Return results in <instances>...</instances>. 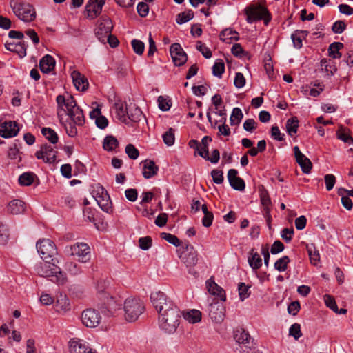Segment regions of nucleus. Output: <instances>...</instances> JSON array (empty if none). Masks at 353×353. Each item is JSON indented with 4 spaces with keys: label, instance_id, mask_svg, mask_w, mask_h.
Wrapping results in <instances>:
<instances>
[{
    "label": "nucleus",
    "instance_id": "f257e3e1",
    "mask_svg": "<svg viewBox=\"0 0 353 353\" xmlns=\"http://www.w3.org/2000/svg\"><path fill=\"white\" fill-rule=\"evenodd\" d=\"M150 300L159 314L158 323L161 330L169 334L174 333L181 317L179 308L160 291L152 292Z\"/></svg>",
    "mask_w": 353,
    "mask_h": 353
},
{
    "label": "nucleus",
    "instance_id": "f03ea898",
    "mask_svg": "<svg viewBox=\"0 0 353 353\" xmlns=\"http://www.w3.org/2000/svg\"><path fill=\"white\" fill-rule=\"evenodd\" d=\"M35 265L34 270L37 274L43 277L52 276V281L59 285H63L67 282L65 274L61 270L54 261L43 260Z\"/></svg>",
    "mask_w": 353,
    "mask_h": 353
},
{
    "label": "nucleus",
    "instance_id": "7ed1b4c3",
    "mask_svg": "<svg viewBox=\"0 0 353 353\" xmlns=\"http://www.w3.org/2000/svg\"><path fill=\"white\" fill-rule=\"evenodd\" d=\"M123 310L125 319L128 322H134L143 313L145 306L140 299L130 296L123 301Z\"/></svg>",
    "mask_w": 353,
    "mask_h": 353
},
{
    "label": "nucleus",
    "instance_id": "20e7f679",
    "mask_svg": "<svg viewBox=\"0 0 353 353\" xmlns=\"http://www.w3.org/2000/svg\"><path fill=\"white\" fill-rule=\"evenodd\" d=\"M10 6L16 17L26 23L31 22L36 18L35 10L29 3L11 0Z\"/></svg>",
    "mask_w": 353,
    "mask_h": 353
},
{
    "label": "nucleus",
    "instance_id": "39448f33",
    "mask_svg": "<svg viewBox=\"0 0 353 353\" xmlns=\"http://www.w3.org/2000/svg\"><path fill=\"white\" fill-rule=\"evenodd\" d=\"M38 253L43 260L55 261L54 256L57 254L54 243L49 239H39L36 243Z\"/></svg>",
    "mask_w": 353,
    "mask_h": 353
},
{
    "label": "nucleus",
    "instance_id": "423d86ee",
    "mask_svg": "<svg viewBox=\"0 0 353 353\" xmlns=\"http://www.w3.org/2000/svg\"><path fill=\"white\" fill-rule=\"evenodd\" d=\"M247 22L252 23L254 21L263 20L265 25H268L271 19L268 10L261 6H251L245 9Z\"/></svg>",
    "mask_w": 353,
    "mask_h": 353
},
{
    "label": "nucleus",
    "instance_id": "0eeeda50",
    "mask_svg": "<svg viewBox=\"0 0 353 353\" xmlns=\"http://www.w3.org/2000/svg\"><path fill=\"white\" fill-rule=\"evenodd\" d=\"M57 103V116L61 123L63 122V117L77 105L75 100L71 95L64 97L58 95L56 99Z\"/></svg>",
    "mask_w": 353,
    "mask_h": 353
},
{
    "label": "nucleus",
    "instance_id": "6e6552de",
    "mask_svg": "<svg viewBox=\"0 0 353 353\" xmlns=\"http://www.w3.org/2000/svg\"><path fill=\"white\" fill-rule=\"evenodd\" d=\"M102 316L100 312L92 308L84 310L81 316V321L83 325L89 328H95L99 325Z\"/></svg>",
    "mask_w": 353,
    "mask_h": 353
},
{
    "label": "nucleus",
    "instance_id": "1a4fd4ad",
    "mask_svg": "<svg viewBox=\"0 0 353 353\" xmlns=\"http://www.w3.org/2000/svg\"><path fill=\"white\" fill-rule=\"evenodd\" d=\"M70 252L79 262L87 263L90 259V249L86 243H77L71 245Z\"/></svg>",
    "mask_w": 353,
    "mask_h": 353
},
{
    "label": "nucleus",
    "instance_id": "9d476101",
    "mask_svg": "<svg viewBox=\"0 0 353 353\" xmlns=\"http://www.w3.org/2000/svg\"><path fill=\"white\" fill-rule=\"evenodd\" d=\"M57 150L48 144L41 145L39 150L35 152V157L46 163H54L56 161Z\"/></svg>",
    "mask_w": 353,
    "mask_h": 353
},
{
    "label": "nucleus",
    "instance_id": "9b49d317",
    "mask_svg": "<svg viewBox=\"0 0 353 353\" xmlns=\"http://www.w3.org/2000/svg\"><path fill=\"white\" fill-rule=\"evenodd\" d=\"M19 127L15 121H0V136L5 139L16 137L19 132Z\"/></svg>",
    "mask_w": 353,
    "mask_h": 353
},
{
    "label": "nucleus",
    "instance_id": "f8f14e48",
    "mask_svg": "<svg viewBox=\"0 0 353 353\" xmlns=\"http://www.w3.org/2000/svg\"><path fill=\"white\" fill-rule=\"evenodd\" d=\"M69 347L70 353H97L85 341L79 338L72 339L69 342Z\"/></svg>",
    "mask_w": 353,
    "mask_h": 353
},
{
    "label": "nucleus",
    "instance_id": "ddd939ff",
    "mask_svg": "<svg viewBox=\"0 0 353 353\" xmlns=\"http://www.w3.org/2000/svg\"><path fill=\"white\" fill-rule=\"evenodd\" d=\"M179 256L187 266H194L197 263L196 252L191 245L188 244L183 247Z\"/></svg>",
    "mask_w": 353,
    "mask_h": 353
},
{
    "label": "nucleus",
    "instance_id": "4468645a",
    "mask_svg": "<svg viewBox=\"0 0 353 353\" xmlns=\"http://www.w3.org/2000/svg\"><path fill=\"white\" fill-rule=\"evenodd\" d=\"M170 52L175 65L181 66L186 63L188 60L187 54L179 43L172 44Z\"/></svg>",
    "mask_w": 353,
    "mask_h": 353
},
{
    "label": "nucleus",
    "instance_id": "2eb2a0df",
    "mask_svg": "<svg viewBox=\"0 0 353 353\" xmlns=\"http://www.w3.org/2000/svg\"><path fill=\"white\" fill-rule=\"evenodd\" d=\"M105 3V0H89L85 6L87 17L92 19L97 17L101 14Z\"/></svg>",
    "mask_w": 353,
    "mask_h": 353
},
{
    "label": "nucleus",
    "instance_id": "dca6fc26",
    "mask_svg": "<svg viewBox=\"0 0 353 353\" xmlns=\"http://www.w3.org/2000/svg\"><path fill=\"white\" fill-rule=\"evenodd\" d=\"M112 29V21L109 19H103L99 24L97 28L96 29V35L98 39L102 42L105 43L106 38L111 33Z\"/></svg>",
    "mask_w": 353,
    "mask_h": 353
},
{
    "label": "nucleus",
    "instance_id": "f3484780",
    "mask_svg": "<svg viewBox=\"0 0 353 353\" xmlns=\"http://www.w3.org/2000/svg\"><path fill=\"white\" fill-rule=\"evenodd\" d=\"M293 150L296 161L300 165L303 172L305 174H309L312 168V164L310 160L301 152L298 146H294Z\"/></svg>",
    "mask_w": 353,
    "mask_h": 353
},
{
    "label": "nucleus",
    "instance_id": "a211bd4d",
    "mask_svg": "<svg viewBox=\"0 0 353 353\" xmlns=\"http://www.w3.org/2000/svg\"><path fill=\"white\" fill-rule=\"evenodd\" d=\"M208 311L209 316L214 322L220 323L224 320L225 307L222 304L212 303L209 305Z\"/></svg>",
    "mask_w": 353,
    "mask_h": 353
},
{
    "label": "nucleus",
    "instance_id": "6ab92c4d",
    "mask_svg": "<svg viewBox=\"0 0 353 353\" xmlns=\"http://www.w3.org/2000/svg\"><path fill=\"white\" fill-rule=\"evenodd\" d=\"M228 179L230 186L239 191H243L245 188V184L243 179L238 176V171L235 169H230L228 172Z\"/></svg>",
    "mask_w": 353,
    "mask_h": 353
},
{
    "label": "nucleus",
    "instance_id": "aec40b11",
    "mask_svg": "<svg viewBox=\"0 0 353 353\" xmlns=\"http://www.w3.org/2000/svg\"><path fill=\"white\" fill-rule=\"evenodd\" d=\"M54 309L56 312L59 314H65L71 309L70 300L65 294H60L57 298L54 304Z\"/></svg>",
    "mask_w": 353,
    "mask_h": 353
},
{
    "label": "nucleus",
    "instance_id": "412c9836",
    "mask_svg": "<svg viewBox=\"0 0 353 353\" xmlns=\"http://www.w3.org/2000/svg\"><path fill=\"white\" fill-rule=\"evenodd\" d=\"M128 125L130 124V122H139L143 117V114L141 109L134 103H130L128 105Z\"/></svg>",
    "mask_w": 353,
    "mask_h": 353
},
{
    "label": "nucleus",
    "instance_id": "4be33fe9",
    "mask_svg": "<svg viewBox=\"0 0 353 353\" xmlns=\"http://www.w3.org/2000/svg\"><path fill=\"white\" fill-rule=\"evenodd\" d=\"M71 77L77 90L85 91L88 89L89 85L88 79L79 71L73 70L71 72Z\"/></svg>",
    "mask_w": 353,
    "mask_h": 353
},
{
    "label": "nucleus",
    "instance_id": "5701e85b",
    "mask_svg": "<svg viewBox=\"0 0 353 353\" xmlns=\"http://www.w3.org/2000/svg\"><path fill=\"white\" fill-rule=\"evenodd\" d=\"M26 208V203L20 199H13L8 203L7 211L11 214L18 215L23 213Z\"/></svg>",
    "mask_w": 353,
    "mask_h": 353
},
{
    "label": "nucleus",
    "instance_id": "b1692460",
    "mask_svg": "<svg viewBox=\"0 0 353 353\" xmlns=\"http://www.w3.org/2000/svg\"><path fill=\"white\" fill-rule=\"evenodd\" d=\"M260 201L263 207L265 213L267 216H270L272 202L268 190L263 185L259 186V188Z\"/></svg>",
    "mask_w": 353,
    "mask_h": 353
},
{
    "label": "nucleus",
    "instance_id": "393cba45",
    "mask_svg": "<svg viewBox=\"0 0 353 353\" xmlns=\"http://www.w3.org/2000/svg\"><path fill=\"white\" fill-rule=\"evenodd\" d=\"M206 286L210 294L217 296L221 301H225L226 295L224 290L214 281L211 279L208 280Z\"/></svg>",
    "mask_w": 353,
    "mask_h": 353
},
{
    "label": "nucleus",
    "instance_id": "a878e982",
    "mask_svg": "<svg viewBox=\"0 0 353 353\" xmlns=\"http://www.w3.org/2000/svg\"><path fill=\"white\" fill-rule=\"evenodd\" d=\"M143 163V175L144 178L150 179L157 174L159 167L155 165L153 161L146 159Z\"/></svg>",
    "mask_w": 353,
    "mask_h": 353
},
{
    "label": "nucleus",
    "instance_id": "bb28decb",
    "mask_svg": "<svg viewBox=\"0 0 353 353\" xmlns=\"http://www.w3.org/2000/svg\"><path fill=\"white\" fill-rule=\"evenodd\" d=\"M66 116H69L74 125H83L85 122V117L83 111L77 105L66 114Z\"/></svg>",
    "mask_w": 353,
    "mask_h": 353
},
{
    "label": "nucleus",
    "instance_id": "cd10ccee",
    "mask_svg": "<svg viewBox=\"0 0 353 353\" xmlns=\"http://www.w3.org/2000/svg\"><path fill=\"white\" fill-rule=\"evenodd\" d=\"M55 67L54 59L49 55H45L39 62V68L42 72L49 73L54 70Z\"/></svg>",
    "mask_w": 353,
    "mask_h": 353
},
{
    "label": "nucleus",
    "instance_id": "c85d7f7f",
    "mask_svg": "<svg viewBox=\"0 0 353 353\" xmlns=\"http://www.w3.org/2000/svg\"><path fill=\"white\" fill-rule=\"evenodd\" d=\"M114 110L116 118L121 123H128V105H124L123 103H115Z\"/></svg>",
    "mask_w": 353,
    "mask_h": 353
},
{
    "label": "nucleus",
    "instance_id": "c756f323",
    "mask_svg": "<svg viewBox=\"0 0 353 353\" xmlns=\"http://www.w3.org/2000/svg\"><path fill=\"white\" fill-rule=\"evenodd\" d=\"M183 316L190 323H196L201 320V312L197 310H191L183 312Z\"/></svg>",
    "mask_w": 353,
    "mask_h": 353
},
{
    "label": "nucleus",
    "instance_id": "7c9ffc66",
    "mask_svg": "<svg viewBox=\"0 0 353 353\" xmlns=\"http://www.w3.org/2000/svg\"><path fill=\"white\" fill-rule=\"evenodd\" d=\"M248 261L253 270H258L262 265V259L260 255L254 252L253 249L249 253Z\"/></svg>",
    "mask_w": 353,
    "mask_h": 353
},
{
    "label": "nucleus",
    "instance_id": "2f4dec72",
    "mask_svg": "<svg viewBox=\"0 0 353 353\" xmlns=\"http://www.w3.org/2000/svg\"><path fill=\"white\" fill-rule=\"evenodd\" d=\"M119 146L118 140L112 135L106 136L103 142V148L108 152L114 151Z\"/></svg>",
    "mask_w": 353,
    "mask_h": 353
},
{
    "label": "nucleus",
    "instance_id": "473e14b6",
    "mask_svg": "<svg viewBox=\"0 0 353 353\" xmlns=\"http://www.w3.org/2000/svg\"><path fill=\"white\" fill-rule=\"evenodd\" d=\"M220 39L224 42L229 43L231 40L238 41L239 39V34L232 28H226L221 32Z\"/></svg>",
    "mask_w": 353,
    "mask_h": 353
},
{
    "label": "nucleus",
    "instance_id": "72a5a7b5",
    "mask_svg": "<svg viewBox=\"0 0 353 353\" xmlns=\"http://www.w3.org/2000/svg\"><path fill=\"white\" fill-rule=\"evenodd\" d=\"M234 338L239 344L247 345L250 343L251 337L249 333L243 329H238L235 331Z\"/></svg>",
    "mask_w": 353,
    "mask_h": 353
},
{
    "label": "nucleus",
    "instance_id": "f704fd0d",
    "mask_svg": "<svg viewBox=\"0 0 353 353\" xmlns=\"http://www.w3.org/2000/svg\"><path fill=\"white\" fill-rule=\"evenodd\" d=\"M299 128V120L298 119L294 117H292L289 119H288L286 124H285V128L288 134L290 137H294L298 130Z\"/></svg>",
    "mask_w": 353,
    "mask_h": 353
},
{
    "label": "nucleus",
    "instance_id": "c9c22d12",
    "mask_svg": "<svg viewBox=\"0 0 353 353\" xmlns=\"http://www.w3.org/2000/svg\"><path fill=\"white\" fill-rule=\"evenodd\" d=\"M308 32L306 30H296L292 36V40L294 46L296 48H301L302 47V39L307 36Z\"/></svg>",
    "mask_w": 353,
    "mask_h": 353
},
{
    "label": "nucleus",
    "instance_id": "e433bc0d",
    "mask_svg": "<svg viewBox=\"0 0 353 353\" xmlns=\"http://www.w3.org/2000/svg\"><path fill=\"white\" fill-rule=\"evenodd\" d=\"M21 155L20 148L17 143H14L8 148L7 156L10 159L19 162L21 160Z\"/></svg>",
    "mask_w": 353,
    "mask_h": 353
},
{
    "label": "nucleus",
    "instance_id": "4c0bfd02",
    "mask_svg": "<svg viewBox=\"0 0 353 353\" xmlns=\"http://www.w3.org/2000/svg\"><path fill=\"white\" fill-rule=\"evenodd\" d=\"M307 250L310 256L311 263L316 265L320 261V254L313 243L307 245Z\"/></svg>",
    "mask_w": 353,
    "mask_h": 353
},
{
    "label": "nucleus",
    "instance_id": "58836bf2",
    "mask_svg": "<svg viewBox=\"0 0 353 353\" xmlns=\"http://www.w3.org/2000/svg\"><path fill=\"white\" fill-rule=\"evenodd\" d=\"M92 194L97 204H99L103 199V194H108V192L102 185L97 184L92 187Z\"/></svg>",
    "mask_w": 353,
    "mask_h": 353
},
{
    "label": "nucleus",
    "instance_id": "ea45409f",
    "mask_svg": "<svg viewBox=\"0 0 353 353\" xmlns=\"http://www.w3.org/2000/svg\"><path fill=\"white\" fill-rule=\"evenodd\" d=\"M343 47V44L340 42H334L331 43L328 48L330 57L333 59H339L341 57V54L339 50Z\"/></svg>",
    "mask_w": 353,
    "mask_h": 353
},
{
    "label": "nucleus",
    "instance_id": "a19ab883",
    "mask_svg": "<svg viewBox=\"0 0 353 353\" xmlns=\"http://www.w3.org/2000/svg\"><path fill=\"white\" fill-rule=\"evenodd\" d=\"M41 133L51 143L55 144L58 142L59 137L57 134L50 128H43Z\"/></svg>",
    "mask_w": 353,
    "mask_h": 353
},
{
    "label": "nucleus",
    "instance_id": "79ce46f5",
    "mask_svg": "<svg viewBox=\"0 0 353 353\" xmlns=\"http://www.w3.org/2000/svg\"><path fill=\"white\" fill-rule=\"evenodd\" d=\"M243 114L239 108H234L232 110L230 118V123L231 125H239L243 119Z\"/></svg>",
    "mask_w": 353,
    "mask_h": 353
},
{
    "label": "nucleus",
    "instance_id": "37998d69",
    "mask_svg": "<svg viewBox=\"0 0 353 353\" xmlns=\"http://www.w3.org/2000/svg\"><path fill=\"white\" fill-rule=\"evenodd\" d=\"M36 175L32 172H24L19 177V183L21 185H30L34 180Z\"/></svg>",
    "mask_w": 353,
    "mask_h": 353
},
{
    "label": "nucleus",
    "instance_id": "c03bdc74",
    "mask_svg": "<svg viewBox=\"0 0 353 353\" xmlns=\"http://www.w3.org/2000/svg\"><path fill=\"white\" fill-rule=\"evenodd\" d=\"M100 208L107 212L111 213L112 212V202L108 194H103V199L98 204Z\"/></svg>",
    "mask_w": 353,
    "mask_h": 353
},
{
    "label": "nucleus",
    "instance_id": "a18cd8bd",
    "mask_svg": "<svg viewBox=\"0 0 353 353\" xmlns=\"http://www.w3.org/2000/svg\"><path fill=\"white\" fill-rule=\"evenodd\" d=\"M250 285H246L245 283H239L238 285L239 295L241 301H244L250 295Z\"/></svg>",
    "mask_w": 353,
    "mask_h": 353
},
{
    "label": "nucleus",
    "instance_id": "49530a36",
    "mask_svg": "<svg viewBox=\"0 0 353 353\" xmlns=\"http://www.w3.org/2000/svg\"><path fill=\"white\" fill-rule=\"evenodd\" d=\"M162 138L165 145L172 146L175 141L174 130L172 128H169L168 131L163 134Z\"/></svg>",
    "mask_w": 353,
    "mask_h": 353
},
{
    "label": "nucleus",
    "instance_id": "de8ad7c7",
    "mask_svg": "<svg viewBox=\"0 0 353 353\" xmlns=\"http://www.w3.org/2000/svg\"><path fill=\"white\" fill-rule=\"evenodd\" d=\"M225 72V64L222 60H217L212 66V74L214 76L221 78Z\"/></svg>",
    "mask_w": 353,
    "mask_h": 353
},
{
    "label": "nucleus",
    "instance_id": "09e8293b",
    "mask_svg": "<svg viewBox=\"0 0 353 353\" xmlns=\"http://www.w3.org/2000/svg\"><path fill=\"white\" fill-rule=\"evenodd\" d=\"M290 263V259L288 256H283L274 263V268L279 272H284Z\"/></svg>",
    "mask_w": 353,
    "mask_h": 353
},
{
    "label": "nucleus",
    "instance_id": "8fccbe9b",
    "mask_svg": "<svg viewBox=\"0 0 353 353\" xmlns=\"http://www.w3.org/2000/svg\"><path fill=\"white\" fill-rule=\"evenodd\" d=\"M107 305L110 309L116 310L121 308L123 300L120 297L110 296L107 300Z\"/></svg>",
    "mask_w": 353,
    "mask_h": 353
},
{
    "label": "nucleus",
    "instance_id": "3c124183",
    "mask_svg": "<svg viewBox=\"0 0 353 353\" xmlns=\"http://www.w3.org/2000/svg\"><path fill=\"white\" fill-rule=\"evenodd\" d=\"M193 17L194 14L192 11L181 12L177 15L176 21L177 23L183 24L191 20Z\"/></svg>",
    "mask_w": 353,
    "mask_h": 353
},
{
    "label": "nucleus",
    "instance_id": "603ef678",
    "mask_svg": "<svg viewBox=\"0 0 353 353\" xmlns=\"http://www.w3.org/2000/svg\"><path fill=\"white\" fill-rule=\"evenodd\" d=\"M134 52L138 54L141 55L145 49L144 43L138 39H133L131 42Z\"/></svg>",
    "mask_w": 353,
    "mask_h": 353
},
{
    "label": "nucleus",
    "instance_id": "864d4df0",
    "mask_svg": "<svg viewBox=\"0 0 353 353\" xmlns=\"http://www.w3.org/2000/svg\"><path fill=\"white\" fill-rule=\"evenodd\" d=\"M125 151L128 157L131 159L135 160L139 157V150L131 143L126 145Z\"/></svg>",
    "mask_w": 353,
    "mask_h": 353
},
{
    "label": "nucleus",
    "instance_id": "5fc2aeb1",
    "mask_svg": "<svg viewBox=\"0 0 353 353\" xmlns=\"http://www.w3.org/2000/svg\"><path fill=\"white\" fill-rule=\"evenodd\" d=\"M65 269L72 275H77L82 272L81 267L74 262L66 263Z\"/></svg>",
    "mask_w": 353,
    "mask_h": 353
},
{
    "label": "nucleus",
    "instance_id": "6e6d98bb",
    "mask_svg": "<svg viewBox=\"0 0 353 353\" xmlns=\"http://www.w3.org/2000/svg\"><path fill=\"white\" fill-rule=\"evenodd\" d=\"M289 335L298 340L302 336L301 325L299 323L292 324L289 329Z\"/></svg>",
    "mask_w": 353,
    "mask_h": 353
},
{
    "label": "nucleus",
    "instance_id": "4d7b16f0",
    "mask_svg": "<svg viewBox=\"0 0 353 353\" xmlns=\"http://www.w3.org/2000/svg\"><path fill=\"white\" fill-rule=\"evenodd\" d=\"M161 237L166 240L168 243L178 247L180 245V240L175 236L170 233H161Z\"/></svg>",
    "mask_w": 353,
    "mask_h": 353
},
{
    "label": "nucleus",
    "instance_id": "13d9d810",
    "mask_svg": "<svg viewBox=\"0 0 353 353\" xmlns=\"http://www.w3.org/2000/svg\"><path fill=\"white\" fill-rule=\"evenodd\" d=\"M196 49L201 52L205 58L210 59L212 57L211 50L200 41L196 43Z\"/></svg>",
    "mask_w": 353,
    "mask_h": 353
},
{
    "label": "nucleus",
    "instance_id": "bf43d9fd",
    "mask_svg": "<svg viewBox=\"0 0 353 353\" xmlns=\"http://www.w3.org/2000/svg\"><path fill=\"white\" fill-rule=\"evenodd\" d=\"M321 68L322 70H324L327 74L332 75L336 71V68L330 65V61L323 59L321 61Z\"/></svg>",
    "mask_w": 353,
    "mask_h": 353
},
{
    "label": "nucleus",
    "instance_id": "052dcab7",
    "mask_svg": "<svg viewBox=\"0 0 353 353\" xmlns=\"http://www.w3.org/2000/svg\"><path fill=\"white\" fill-rule=\"evenodd\" d=\"M324 179H325L326 190L327 191H330L331 190L333 189V188L335 185V183H336L335 176L332 174H327L325 175Z\"/></svg>",
    "mask_w": 353,
    "mask_h": 353
},
{
    "label": "nucleus",
    "instance_id": "680f3d73",
    "mask_svg": "<svg viewBox=\"0 0 353 353\" xmlns=\"http://www.w3.org/2000/svg\"><path fill=\"white\" fill-rule=\"evenodd\" d=\"M211 176L212 177L214 183L216 184H221L223 181V173L221 170H213L211 172Z\"/></svg>",
    "mask_w": 353,
    "mask_h": 353
},
{
    "label": "nucleus",
    "instance_id": "e2e57ef3",
    "mask_svg": "<svg viewBox=\"0 0 353 353\" xmlns=\"http://www.w3.org/2000/svg\"><path fill=\"white\" fill-rule=\"evenodd\" d=\"M245 84V79L241 72H236L235 74L234 85L237 88H243Z\"/></svg>",
    "mask_w": 353,
    "mask_h": 353
},
{
    "label": "nucleus",
    "instance_id": "0e129e2a",
    "mask_svg": "<svg viewBox=\"0 0 353 353\" xmlns=\"http://www.w3.org/2000/svg\"><path fill=\"white\" fill-rule=\"evenodd\" d=\"M137 12L141 17H146L149 12V6L146 3L140 2L137 7Z\"/></svg>",
    "mask_w": 353,
    "mask_h": 353
},
{
    "label": "nucleus",
    "instance_id": "69168bd1",
    "mask_svg": "<svg viewBox=\"0 0 353 353\" xmlns=\"http://www.w3.org/2000/svg\"><path fill=\"white\" fill-rule=\"evenodd\" d=\"M139 247L143 250H147L152 246V239L150 236L141 237L139 240Z\"/></svg>",
    "mask_w": 353,
    "mask_h": 353
},
{
    "label": "nucleus",
    "instance_id": "338daca9",
    "mask_svg": "<svg viewBox=\"0 0 353 353\" xmlns=\"http://www.w3.org/2000/svg\"><path fill=\"white\" fill-rule=\"evenodd\" d=\"M294 234L293 228H284L281 232V236L282 239L287 243L291 241L292 235Z\"/></svg>",
    "mask_w": 353,
    "mask_h": 353
},
{
    "label": "nucleus",
    "instance_id": "774afa93",
    "mask_svg": "<svg viewBox=\"0 0 353 353\" xmlns=\"http://www.w3.org/2000/svg\"><path fill=\"white\" fill-rule=\"evenodd\" d=\"M346 28V25L343 21H336L332 25V30L336 34L342 33Z\"/></svg>",
    "mask_w": 353,
    "mask_h": 353
}]
</instances>
